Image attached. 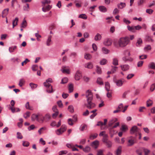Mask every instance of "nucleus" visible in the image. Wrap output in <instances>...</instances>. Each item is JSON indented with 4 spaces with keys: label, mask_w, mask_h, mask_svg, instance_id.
Segmentation results:
<instances>
[{
    "label": "nucleus",
    "mask_w": 155,
    "mask_h": 155,
    "mask_svg": "<svg viewBox=\"0 0 155 155\" xmlns=\"http://www.w3.org/2000/svg\"><path fill=\"white\" fill-rule=\"evenodd\" d=\"M130 40L128 37L120 38L118 41V45L120 47H124L126 46L129 43Z\"/></svg>",
    "instance_id": "obj_1"
},
{
    "label": "nucleus",
    "mask_w": 155,
    "mask_h": 155,
    "mask_svg": "<svg viewBox=\"0 0 155 155\" xmlns=\"http://www.w3.org/2000/svg\"><path fill=\"white\" fill-rule=\"evenodd\" d=\"M52 82V79L49 78L46 80V82H44V85L47 88V91L49 93H52L53 91L52 89V86L48 82L51 83Z\"/></svg>",
    "instance_id": "obj_2"
},
{
    "label": "nucleus",
    "mask_w": 155,
    "mask_h": 155,
    "mask_svg": "<svg viewBox=\"0 0 155 155\" xmlns=\"http://www.w3.org/2000/svg\"><path fill=\"white\" fill-rule=\"evenodd\" d=\"M92 100H87V103L85 105L88 109H91L95 107V104L92 102Z\"/></svg>",
    "instance_id": "obj_3"
},
{
    "label": "nucleus",
    "mask_w": 155,
    "mask_h": 155,
    "mask_svg": "<svg viewBox=\"0 0 155 155\" xmlns=\"http://www.w3.org/2000/svg\"><path fill=\"white\" fill-rule=\"evenodd\" d=\"M85 95L87 100H93V95L90 90H88L86 91Z\"/></svg>",
    "instance_id": "obj_4"
},
{
    "label": "nucleus",
    "mask_w": 155,
    "mask_h": 155,
    "mask_svg": "<svg viewBox=\"0 0 155 155\" xmlns=\"http://www.w3.org/2000/svg\"><path fill=\"white\" fill-rule=\"evenodd\" d=\"M128 140L127 146H131L133 145L136 141V138L132 136L129 137Z\"/></svg>",
    "instance_id": "obj_5"
},
{
    "label": "nucleus",
    "mask_w": 155,
    "mask_h": 155,
    "mask_svg": "<svg viewBox=\"0 0 155 155\" xmlns=\"http://www.w3.org/2000/svg\"><path fill=\"white\" fill-rule=\"evenodd\" d=\"M41 116L40 114H32L31 116V120L32 121H34L36 120L38 122L39 121V117H40Z\"/></svg>",
    "instance_id": "obj_6"
},
{
    "label": "nucleus",
    "mask_w": 155,
    "mask_h": 155,
    "mask_svg": "<svg viewBox=\"0 0 155 155\" xmlns=\"http://www.w3.org/2000/svg\"><path fill=\"white\" fill-rule=\"evenodd\" d=\"M82 75L81 72L79 71H77L75 74L74 78L76 80H79L81 77Z\"/></svg>",
    "instance_id": "obj_7"
},
{
    "label": "nucleus",
    "mask_w": 155,
    "mask_h": 155,
    "mask_svg": "<svg viewBox=\"0 0 155 155\" xmlns=\"http://www.w3.org/2000/svg\"><path fill=\"white\" fill-rule=\"evenodd\" d=\"M9 10L8 8L4 9L2 12V17L3 18L6 17L8 14Z\"/></svg>",
    "instance_id": "obj_8"
},
{
    "label": "nucleus",
    "mask_w": 155,
    "mask_h": 155,
    "mask_svg": "<svg viewBox=\"0 0 155 155\" xmlns=\"http://www.w3.org/2000/svg\"><path fill=\"white\" fill-rule=\"evenodd\" d=\"M112 43V41L111 39H107L105 40L104 44L106 46H110Z\"/></svg>",
    "instance_id": "obj_9"
},
{
    "label": "nucleus",
    "mask_w": 155,
    "mask_h": 155,
    "mask_svg": "<svg viewBox=\"0 0 155 155\" xmlns=\"http://www.w3.org/2000/svg\"><path fill=\"white\" fill-rule=\"evenodd\" d=\"M115 82L117 86L120 87L122 85L123 83L124 82V81L123 80L121 79L116 80Z\"/></svg>",
    "instance_id": "obj_10"
},
{
    "label": "nucleus",
    "mask_w": 155,
    "mask_h": 155,
    "mask_svg": "<svg viewBox=\"0 0 155 155\" xmlns=\"http://www.w3.org/2000/svg\"><path fill=\"white\" fill-rule=\"evenodd\" d=\"M138 131V128L137 126H133L130 130V133L131 134L137 132Z\"/></svg>",
    "instance_id": "obj_11"
},
{
    "label": "nucleus",
    "mask_w": 155,
    "mask_h": 155,
    "mask_svg": "<svg viewBox=\"0 0 155 155\" xmlns=\"http://www.w3.org/2000/svg\"><path fill=\"white\" fill-rule=\"evenodd\" d=\"M122 70L124 71H128L129 69V66L128 64H124L120 66Z\"/></svg>",
    "instance_id": "obj_12"
},
{
    "label": "nucleus",
    "mask_w": 155,
    "mask_h": 155,
    "mask_svg": "<svg viewBox=\"0 0 155 155\" xmlns=\"http://www.w3.org/2000/svg\"><path fill=\"white\" fill-rule=\"evenodd\" d=\"M143 44V41L142 39L140 38H139L137 39V42L136 43V45L137 47H139L140 46Z\"/></svg>",
    "instance_id": "obj_13"
},
{
    "label": "nucleus",
    "mask_w": 155,
    "mask_h": 155,
    "mask_svg": "<svg viewBox=\"0 0 155 155\" xmlns=\"http://www.w3.org/2000/svg\"><path fill=\"white\" fill-rule=\"evenodd\" d=\"M122 152V147L121 146H119L117 149L115 154L116 155H120L121 153Z\"/></svg>",
    "instance_id": "obj_14"
},
{
    "label": "nucleus",
    "mask_w": 155,
    "mask_h": 155,
    "mask_svg": "<svg viewBox=\"0 0 155 155\" xmlns=\"http://www.w3.org/2000/svg\"><path fill=\"white\" fill-rule=\"evenodd\" d=\"M101 36L99 33H97L94 37V40L96 41H99L101 39Z\"/></svg>",
    "instance_id": "obj_15"
},
{
    "label": "nucleus",
    "mask_w": 155,
    "mask_h": 155,
    "mask_svg": "<svg viewBox=\"0 0 155 155\" xmlns=\"http://www.w3.org/2000/svg\"><path fill=\"white\" fill-rule=\"evenodd\" d=\"M117 120V118H114L110 120L108 122L109 127H111L113 124Z\"/></svg>",
    "instance_id": "obj_16"
},
{
    "label": "nucleus",
    "mask_w": 155,
    "mask_h": 155,
    "mask_svg": "<svg viewBox=\"0 0 155 155\" xmlns=\"http://www.w3.org/2000/svg\"><path fill=\"white\" fill-rule=\"evenodd\" d=\"M18 21V18L17 17H16L14 20H13L12 21V25L13 28H14V27L15 26L17 25Z\"/></svg>",
    "instance_id": "obj_17"
},
{
    "label": "nucleus",
    "mask_w": 155,
    "mask_h": 155,
    "mask_svg": "<svg viewBox=\"0 0 155 155\" xmlns=\"http://www.w3.org/2000/svg\"><path fill=\"white\" fill-rule=\"evenodd\" d=\"M99 10L101 12H107V9L106 8L103 6H100L99 7Z\"/></svg>",
    "instance_id": "obj_18"
},
{
    "label": "nucleus",
    "mask_w": 155,
    "mask_h": 155,
    "mask_svg": "<svg viewBox=\"0 0 155 155\" xmlns=\"http://www.w3.org/2000/svg\"><path fill=\"white\" fill-rule=\"evenodd\" d=\"M85 68L89 69H91L93 67V65L91 63L88 62L85 64Z\"/></svg>",
    "instance_id": "obj_19"
},
{
    "label": "nucleus",
    "mask_w": 155,
    "mask_h": 155,
    "mask_svg": "<svg viewBox=\"0 0 155 155\" xmlns=\"http://www.w3.org/2000/svg\"><path fill=\"white\" fill-rule=\"evenodd\" d=\"M99 144V141L97 140H96L92 143L91 145L92 146L94 147L95 148H97Z\"/></svg>",
    "instance_id": "obj_20"
},
{
    "label": "nucleus",
    "mask_w": 155,
    "mask_h": 155,
    "mask_svg": "<svg viewBox=\"0 0 155 155\" xmlns=\"http://www.w3.org/2000/svg\"><path fill=\"white\" fill-rule=\"evenodd\" d=\"M126 6V4L125 3L121 2L120 4H118L117 6L118 8L121 9L125 7Z\"/></svg>",
    "instance_id": "obj_21"
},
{
    "label": "nucleus",
    "mask_w": 155,
    "mask_h": 155,
    "mask_svg": "<svg viewBox=\"0 0 155 155\" xmlns=\"http://www.w3.org/2000/svg\"><path fill=\"white\" fill-rule=\"evenodd\" d=\"M47 127H43L41 128L40 129H39V130H38V132L40 135H41L42 132H43L44 131L47 130Z\"/></svg>",
    "instance_id": "obj_22"
},
{
    "label": "nucleus",
    "mask_w": 155,
    "mask_h": 155,
    "mask_svg": "<svg viewBox=\"0 0 155 155\" xmlns=\"http://www.w3.org/2000/svg\"><path fill=\"white\" fill-rule=\"evenodd\" d=\"M27 26V22L25 18L23 20V21L21 24V27L25 28Z\"/></svg>",
    "instance_id": "obj_23"
},
{
    "label": "nucleus",
    "mask_w": 155,
    "mask_h": 155,
    "mask_svg": "<svg viewBox=\"0 0 155 155\" xmlns=\"http://www.w3.org/2000/svg\"><path fill=\"white\" fill-rule=\"evenodd\" d=\"M51 118V116L49 114H46L45 117H44V118H45V120L46 122L49 120Z\"/></svg>",
    "instance_id": "obj_24"
},
{
    "label": "nucleus",
    "mask_w": 155,
    "mask_h": 155,
    "mask_svg": "<svg viewBox=\"0 0 155 155\" xmlns=\"http://www.w3.org/2000/svg\"><path fill=\"white\" fill-rule=\"evenodd\" d=\"M51 37L52 36L51 35H49L48 36V38L46 41V45L48 46H50L51 44Z\"/></svg>",
    "instance_id": "obj_25"
},
{
    "label": "nucleus",
    "mask_w": 155,
    "mask_h": 155,
    "mask_svg": "<svg viewBox=\"0 0 155 155\" xmlns=\"http://www.w3.org/2000/svg\"><path fill=\"white\" fill-rule=\"evenodd\" d=\"M69 92L71 93L74 90L73 85L72 84H69L68 86Z\"/></svg>",
    "instance_id": "obj_26"
},
{
    "label": "nucleus",
    "mask_w": 155,
    "mask_h": 155,
    "mask_svg": "<svg viewBox=\"0 0 155 155\" xmlns=\"http://www.w3.org/2000/svg\"><path fill=\"white\" fill-rule=\"evenodd\" d=\"M127 28L128 30L132 32H135V27H134V26H130L129 25H128L127 26Z\"/></svg>",
    "instance_id": "obj_27"
},
{
    "label": "nucleus",
    "mask_w": 155,
    "mask_h": 155,
    "mask_svg": "<svg viewBox=\"0 0 155 155\" xmlns=\"http://www.w3.org/2000/svg\"><path fill=\"white\" fill-rule=\"evenodd\" d=\"M83 150L85 152L88 153L90 151L91 148L88 146H87L83 148Z\"/></svg>",
    "instance_id": "obj_28"
},
{
    "label": "nucleus",
    "mask_w": 155,
    "mask_h": 155,
    "mask_svg": "<svg viewBox=\"0 0 155 155\" xmlns=\"http://www.w3.org/2000/svg\"><path fill=\"white\" fill-rule=\"evenodd\" d=\"M148 68L153 69H155V64L153 62L150 63L148 65Z\"/></svg>",
    "instance_id": "obj_29"
},
{
    "label": "nucleus",
    "mask_w": 155,
    "mask_h": 155,
    "mask_svg": "<svg viewBox=\"0 0 155 155\" xmlns=\"http://www.w3.org/2000/svg\"><path fill=\"white\" fill-rule=\"evenodd\" d=\"M102 51L103 53L107 54L109 53L110 51L107 48L104 47L102 48Z\"/></svg>",
    "instance_id": "obj_30"
},
{
    "label": "nucleus",
    "mask_w": 155,
    "mask_h": 155,
    "mask_svg": "<svg viewBox=\"0 0 155 155\" xmlns=\"http://www.w3.org/2000/svg\"><path fill=\"white\" fill-rule=\"evenodd\" d=\"M110 84L108 82H107L105 83V88L106 89V90L108 91H109L110 90Z\"/></svg>",
    "instance_id": "obj_31"
},
{
    "label": "nucleus",
    "mask_w": 155,
    "mask_h": 155,
    "mask_svg": "<svg viewBox=\"0 0 155 155\" xmlns=\"http://www.w3.org/2000/svg\"><path fill=\"white\" fill-rule=\"evenodd\" d=\"M108 135L107 134H105L104 135L103 137V138L102 139L103 142L105 143L107 141L109 140L108 139Z\"/></svg>",
    "instance_id": "obj_32"
},
{
    "label": "nucleus",
    "mask_w": 155,
    "mask_h": 155,
    "mask_svg": "<svg viewBox=\"0 0 155 155\" xmlns=\"http://www.w3.org/2000/svg\"><path fill=\"white\" fill-rule=\"evenodd\" d=\"M107 61L106 59L105 58L102 59L100 61V64L101 65H104L106 64L107 63Z\"/></svg>",
    "instance_id": "obj_33"
},
{
    "label": "nucleus",
    "mask_w": 155,
    "mask_h": 155,
    "mask_svg": "<svg viewBox=\"0 0 155 155\" xmlns=\"http://www.w3.org/2000/svg\"><path fill=\"white\" fill-rule=\"evenodd\" d=\"M68 109L71 113H73L74 112V107L72 105H69L68 107Z\"/></svg>",
    "instance_id": "obj_34"
},
{
    "label": "nucleus",
    "mask_w": 155,
    "mask_h": 155,
    "mask_svg": "<svg viewBox=\"0 0 155 155\" xmlns=\"http://www.w3.org/2000/svg\"><path fill=\"white\" fill-rule=\"evenodd\" d=\"M109 133L110 134V137H112L114 136L115 131L112 128H110L109 129Z\"/></svg>",
    "instance_id": "obj_35"
},
{
    "label": "nucleus",
    "mask_w": 155,
    "mask_h": 155,
    "mask_svg": "<svg viewBox=\"0 0 155 155\" xmlns=\"http://www.w3.org/2000/svg\"><path fill=\"white\" fill-rule=\"evenodd\" d=\"M97 82L98 84L100 85H102L104 84L101 78H97Z\"/></svg>",
    "instance_id": "obj_36"
},
{
    "label": "nucleus",
    "mask_w": 155,
    "mask_h": 155,
    "mask_svg": "<svg viewBox=\"0 0 155 155\" xmlns=\"http://www.w3.org/2000/svg\"><path fill=\"white\" fill-rule=\"evenodd\" d=\"M11 60L13 62H17L18 63H19L21 61V60L18 58H11Z\"/></svg>",
    "instance_id": "obj_37"
},
{
    "label": "nucleus",
    "mask_w": 155,
    "mask_h": 155,
    "mask_svg": "<svg viewBox=\"0 0 155 155\" xmlns=\"http://www.w3.org/2000/svg\"><path fill=\"white\" fill-rule=\"evenodd\" d=\"M17 47L16 46H14L12 47H10L9 48V51L10 52H13L17 48Z\"/></svg>",
    "instance_id": "obj_38"
},
{
    "label": "nucleus",
    "mask_w": 155,
    "mask_h": 155,
    "mask_svg": "<svg viewBox=\"0 0 155 155\" xmlns=\"http://www.w3.org/2000/svg\"><path fill=\"white\" fill-rule=\"evenodd\" d=\"M113 64L115 66H117L118 65V60L117 58H114L113 59L112 62Z\"/></svg>",
    "instance_id": "obj_39"
},
{
    "label": "nucleus",
    "mask_w": 155,
    "mask_h": 155,
    "mask_svg": "<svg viewBox=\"0 0 155 155\" xmlns=\"http://www.w3.org/2000/svg\"><path fill=\"white\" fill-rule=\"evenodd\" d=\"M56 134L58 135H60L61 134L64 132L60 128L55 130Z\"/></svg>",
    "instance_id": "obj_40"
},
{
    "label": "nucleus",
    "mask_w": 155,
    "mask_h": 155,
    "mask_svg": "<svg viewBox=\"0 0 155 155\" xmlns=\"http://www.w3.org/2000/svg\"><path fill=\"white\" fill-rule=\"evenodd\" d=\"M153 102L152 100L149 99L147 102V107L151 106L153 104Z\"/></svg>",
    "instance_id": "obj_41"
},
{
    "label": "nucleus",
    "mask_w": 155,
    "mask_h": 155,
    "mask_svg": "<svg viewBox=\"0 0 155 155\" xmlns=\"http://www.w3.org/2000/svg\"><path fill=\"white\" fill-rule=\"evenodd\" d=\"M25 83V81L23 79H21L19 81L18 85L20 87H21Z\"/></svg>",
    "instance_id": "obj_42"
},
{
    "label": "nucleus",
    "mask_w": 155,
    "mask_h": 155,
    "mask_svg": "<svg viewBox=\"0 0 155 155\" xmlns=\"http://www.w3.org/2000/svg\"><path fill=\"white\" fill-rule=\"evenodd\" d=\"M91 57V55L89 54H86L84 55V58L87 60H90Z\"/></svg>",
    "instance_id": "obj_43"
},
{
    "label": "nucleus",
    "mask_w": 155,
    "mask_h": 155,
    "mask_svg": "<svg viewBox=\"0 0 155 155\" xmlns=\"http://www.w3.org/2000/svg\"><path fill=\"white\" fill-rule=\"evenodd\" d=\"M68 78L66 77L62 79L61 83L62 84H65L68 82Z\"/></svg>",
    "instance_id": "obj_44"
},
{
    "label": "nucleus",
    "mask_w": 155,
    "mask_h": 155,
    "mask_svg": "<svg viewBox=\"0 0 155 155\" xmlns=\"http://www.w3.org/2000/svg\"><path fill=\"white\" fill-rule=\"evenodd\" d=\"M105 143H106V146L108 148L111 147L112 146L111 142L109 140L107 141Z\"/></svg>",
    "instance_id": "obj_45"
},
{
    "label": "nucleus",
    "mask_w": 155,
    "mask_h": 155,
    "mask_svg": "<svg viewBox=\"0 0 155 155\" xmlns=\"http://www.w3.org/2000/svg\"><path fill=\"white\" fill-rule=\"evenodd\" d=\"M67 128L66 126L64 124H63L61 126L60 129L62 131V132H64L66 130Z\"/></svg>",
    "instance_id": "obj_46"
},
{
    "label": "nucleus",
    "mask_w": 155,
    "mask_h": 155,
    "mask_svg": "<svg viewBox=\"0 0 155 155\" xmlns=\"http://www.w3.org/2000/svg\"><path fill=\"white\" fill-rule=\"evenodd\" d=\"M127 126L125 125H122L120 130H122L124 132H125L127 130Z\"/></svg>",
    "instance_id": "obj_47"
},
{
    "label": "nucleus",
    "mask_w": 155,
    "mask_h": 155,
    "mask_svg": "<svg viewBox=\"0 0 155 155\" xmlns=\"http://www.w3.org/2000/svg\"><path fill=\"white\" fill-rule=\"evenodd\" d=\"M79 18L86 19L87 18V17L85 14H82L80 15L78 17Z\"/></svg>",
    "instance_id": "obj_48"
},
{
    "label": "nucleus",
    "mask_w": 155,
    "mask_h": 155,
    "mask_svg": "<svg viewBox=\"0 0 155 155\" xmlns=\"http://www.w3.org/2000/svg\"><path fill=\"white\" fill-rule=\"evenodd\" d=\"M96 71L98 74H101V68L98 66H96Z\"/></svg>",
    "instance_id": "obj_49"
},
{
    "label": "nucleus",
    "mask_w": 155,
    "mask_h": 155,
    "mask_svg": "<svg viewBox=\"0 0 155 155\" xmlns=\"http://www.w3.org/2000/svg\"><path fill=\"white\" fill-rule=\"evenodd\" d=\"M97 133H95L93 135H91L90 137V139L91 140H93L96 138L97 136Z\"/></svg>",
    "instance_id": "obj_50"
},
{
    "label": "nucleus",
    "mask_w": 155,
    "mask_h": 155,
    "mask_svg": "<svg viewBox=\"0 0 155 155\" xmlns=\"http://www.w3.org/2000/svg\"><path fill=\"white\" fill-rule=\"evenodd\" d=\"M118 67L116 66H112V68L111 70L112 73H114L116 71Z\"/></svg>",
    "instance_id": "obj_51"
},
{
    "label": "nucleus",
    "mask_w": 155,
    "mask_h": 155,
    "mask_svg": "<svg viewBox=\"0 0 155 155\" xmlns=\"http://www.w3.org/2000/svg\"><path fill=\"white\" fill-rule=\"evenodd\" d=\"M30 86L31 87L32 89H34L36 88L37 87V85L36 84H34L33 83H31L29 84Z\"/></svg>",
    "instance_id": "obj_52"
},
{
    "label": "nucleus",
    "mask_w": 155,
    "mask_h": 155,
    "mask_svg": "<svg viewBox=\"0 0 155 155\" xmlns=\"http://www.w3.org/2000/svg\"><path fill=\"white\" fill-rule=\"evenodd\" d=\"M142 148H140L136 150V153L138 155H142Z\"/></svg>",
    "instance_id": "obj_53"
},
{
    "label": "nucleus",
    "mask_w": 155,
    "mask_h": 155,
    "mask_svg": "<svg viewBox=\"0 0 155 155\" xmlns=\"http://www.w3.org/2000/svg\"><path fill=\"white\" fill-rule=\"evenodd\" d=\"M142 149L143 150L145 153V155H147L150 152V151L149 150L144 148H142Z\"/></svg>",
    "instance_id": "obj_54"
},
{
    "label": "nucleus",
    "mask_w": 155,
    "mask_h": 155,
    "mask_svg": "<svg viewBox=\"0 0 155 155\" xmlns=\"http://www.w3.org/2000/svg\"><path fill=\"white\" fill-rule=\"evenodd\" d=\"M27 6H23V9L25 11H28L29 10V5L28 3L26 4Z\"/></svg>",
    "instance_id": "obj_55"
},
{
    "label": "nucleus",
    "mask_w": 155,
    "mask_h": 155,
    "mask_svg": "<svg viewBox=\"0 0 155 155\" xmlns=\"http://www.w3.org/2000/svg\"><path fill=\"white\" fill-rule=\"evenodd\" d=\"M123 22L127 25H128L131 23V22L128 20H127L126 18H124L123 19Z\"/></svg>",
    "instance_id": "obj_56"
},
{
    "label": "nucleus",
    "mask_w": 155,
    "mask_h": 155,
    "mask_svg": "<svg viewBox=\"0 0 155 155\" xmlns=\"http://www.w3.org/2000/svg\"><path fill=\"white\" fill-rule=\"evenodd\" d=\"M32 69L33 71H36L38 70V66L37 65H34L32 66Z\"/></svg>",
    "instance_id": "obj_57"
},
{
    "label": "nucleus",
    "mask_w": 155,
    "mask_h": 155,
    "mask_svg": "<svg viewBox=\"0 0 155 155\" xmlns=\"http://www.w3.org/2000/svg\"><path fill=\"white\" fill-rule=\"evenodd\" d=\"M143 61H138L137 64V66L138 67H141L142 66Z\"/></svg>",
    "instance_id": "obj_58"
},
{
    "label": "nucleus",
    "mask_w": 155,
    "mask_h": 155,
    "mask_svg": "<svg viewBox=\"0 0 155 155\" xmlns=\"http://www.w3.org/2000/svg\"><path fill=\"white\" fill-rule=\"evenodd\" d=\"M151 48L150 45H147L144 48V50L145 51H147L148 50H150L151 49Z\"/></svg>",
    "instance_id": "obj_59"
},
{
    "label": "nucleus",
    "mask_w": 155,
    "mask_h": 155,
    "mask_svg": "<svg viewBox=\"0 0 155 155\" xmlns=\"http://www.w3.org/2000/svg\"><path fill=\"white\" fill-rule=\"evenodd\" d=\"M29 143L28 141H25L23 142L22 145L23 146L28 147L29 146Z\"/></svg>",
    "instance_id": "obj_60"
},
{
    "label": "nucleus",
    "mask_w": 155,
    "mask_h": 155,
    "mask_svg": "<svg viewBox=\"0 0 155 155\" xmlns=\"http://www.w3.org/2000/svg\"><path fill=\"white\" fill-rule=\"evenodd\" d=\"M67 153L68 151L67 150H62L60 151L59 152V155H62L66 154Z\"/></svg>",
    "instance_id": "obj_61"
},
{
    "label": "nucleus",
    "mask_w": 155,
    "mask_h": 155,
    "mask_svg": "<svg viewBox=\"0 0 155 155\" xmlns=\"http://www.w3.org/2000/svg\"><path fill=\"white\" fill-rule=\"evenodd\" d=\"M17 138L19 139H22L23 138V136L21 135V133L20 132H18L17 133Z\"/></svg>",
    "instance_id": "obj_62"
},
{
    "label": "nucleus",
    "mask_w": 155,
    "mask_h": 155,
    "mask_svg": "<svg viewBox=\"0 0 155 155\" xmlns=\"http://www.w3.org/2000/svg\"><path fill=\"white\" fill-rule=\"evenodd\" d=\"M30 115V112H27L24 115V117L25 118H27L29 117Z\"/></svg>",
    "instance_id": "obj_63"
},
{
    "label": "nucleus",
    "mask_w": 155,
    "mask_h": 155,
    "mask_svg": "<svg viewBox=\"0 0 155 155\" xmlns=\"http://www.w3.org/2000/svg\"><path fill=\"white\" fill-rule=\"evenodd\" d=\"M155 89V83L151 85L150 86V90L151 91H153Z\"/></svg>",
    "instance_id": "obj_64"
}]
</instances>
